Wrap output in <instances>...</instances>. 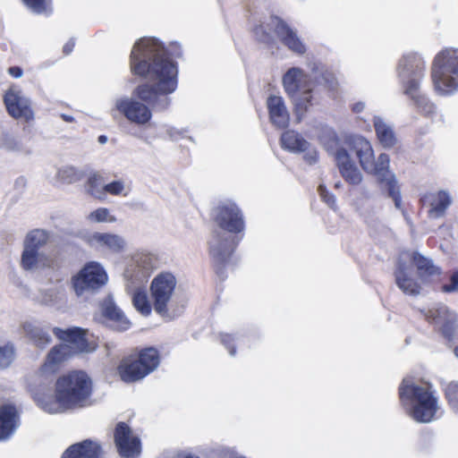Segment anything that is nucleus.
Segmentation results:
<instances>
[{
    "label": "nucleus",
    "mask_w": 458,
    "mask_h": 458,
    "mask_svg": "<svg viewBox=\"0 0 458 458\" xmlns=\"http://www.w3.org/2000/svg\"><path fill=\"white\" fill-rule=\"evenodd\" d=\"M129 64L132 75L153 83L138 85L132 93L135 98H119L115 108L131 123L145 125L152 118L151 108L159 111L168 108V95L178 84L177 64L161 41L146 37L134 43Z\"/></svg>",
    "instance_id": "f257e3e1"
},
{
    "label": "nucleus",
    "mask_w": 458,
    "mask_h": 458,
    "mask_svg": "<svg viewBox=\"0 0 458 458\" xmlns=\"http://www.w3.org/2000/svg\"><path fill=\"white\" fill-rule=\"evenodd\" d=\"M217 226L225 233L214 232L209 242V255L216 275L225 278V269L231 264L233 255L243 238L245 221L242 211L235 203L217 207L214 218Z\"/></svg>",
    "instance_id": "f03ea898"
},
{
    "label": "nucleus",
    "mask_w": 458,
    "mask_h": 458,
    "mask_svg": "<svg viewBox=\"0 0 458 458\" xmlns=\"http://www.w3.org/2000/svg\"><path fill=\"white\" fill-rule=\"evenodd\" d=\"M283 86L289 98L300 97L294 104V111L299 120H301L309 109L314 105V97L316 84H322L327 89H335L337 81L332 72H324L319 78L313 80L311 76L299 67L290 68L283 76Z\"/></svg>",
    "instance_id": "7ed1b4c3"
},
{
    "label": "nucleus",
    "mask_w": 458,
    "mask_h": 458,
    "mask_svg": "<svg viewBox=\"0 0 458 458\" xmlns=\"http://www.w3.org/2000/svg\"><path fill=\"white\" fill-rule=\"evenodd\" d=\"M346 144L349 150L354 153L359 160L361 168L369 174L377 175L381 181H386L388 195L394 201L397 208H401L402 198L399 186L394 175L386 178L389 174V156L382 153L375 160L374 151L370 142L362 136H351L347 139Z\"/></svg>",
    "instance_id": "20e7f679"
},
{
    "label": "nucleus",
    "mask_w": 458,
    "mask_h": 458,
    "mask_svg": "<svg viewBox=\"0 0 458 458\" xmlns=\"http://www.w3.org/2000/svg\"><path fill=\"white\" fill-rule=\"evenodd\" d=\"M401 405L409 409V415L418 422L431 421L437 411V398L429 383L417 385L410 379H403L398 387Z\"/></svg>",
    "instance_id": "39448f33"
},
{
    "label": "nucleus",
    "mask_w": 458,
    "mask_h": 458,
    "mask_svg": "<svg viewBox=\"0 0 458 458\" xmlns=\"http://www.w3.org/2000/svg\"><path fill=\"white\" fill-rule=\"evenodd\" d=\"M91 394L92 381L84 371H71L56 381V402L64 408L83 407Z\"/></svg>",
    "instance_id": "423d86ee"
},
{
    "label": "nucleus",
    "mask_w": 458,
    "mask_h": 458,
    "mask_svg": "<svg viewBox=\"0 0 458 458\" xmlns=\"http://www.w3.org/2000/svg\"><path fill=\"white\" fill-rule=\"evenodd\" d=\"M160 362L161 355L156 347L136 348L122 359L117 366V373L124 383H135L155 371Z\"/></svg>",
    "instance_id": "0eeeda50"
},
{
    "label": "nucleus",
    "mask_w": 458,
    "mask_h": 458,
    "mask_svg": "<svg viewBox=\"0 0 458 458\" xmlns=\"http://www.w3.org/2000/svg\"><path fill=\"white\" fill-rule=\"evenodd\" d=\"M431 80L437 91L450 94L458 89V48L446 47L435 56Z\"/></svg>",
    "instance_id": "6e6552de"
},
{
    "label": "nucleus",
    "mask_w": 458,
    "mask_h": 458,
    "mask_svg": "<svg viewBox=\"0 0 458 458\" xmlns=\"http://www.w3.org/2000/svg\"><path fill=\"white\" fill-rule=\"evenodd\" d=\"M177 280L171 272H161L151 281L149 286L153 309L161 317L169 315V304L172 301Z\"/></svg>",
    "instance_id": "1a4fd4ad"
},
{
    "label": "nucleus",
    "mask_w": 458,
    "mask_h": 458,
    "mask_svg": "<svg viewBox=\"0 0 458 458\" xmlns=\"http://www.w3.org/2000/svg\"><path fill=\"white\" fill-rule=\"evenodd\" d=\"M107 281L104 268L97 262H89L72 277V286L78 295L88 289H98Z\"/></svg>",
    "instance_id": "9d476101"
},
{
    "label": "nucleus",
    "mask_w": 458,
    "mask_h": 458,
    "mask_svg": "<svg viewBox=\"0 0 458 458\" xmlns=\"http://www.w3.org/2000/svg\"><path fill=\"white\" fill-rule=\"evenodd\" d=\"M425 62L418 54L409 53L403 55L397 64V74L403 80V86L406 89L411 82H417L420 88L425 73Z\"/></svg>",
    "instance_id": "9b49d317"
},
{
    "label": "nucleus",
    "mask_w": 458,
    "mask_h": 458,
    "mask_svg": "<svg viewBox=\"0 0 458 458\" xmlns=\"http://www.w3.org/2000/svg\"><path fill=\"white\" fill-rule=\"evenodd\" d=\"M114 441L119 454L124 458H133L141 452L139 437L132 434L131 428L125 422H118L114 430Z\"/></svg>",
    "instance_id": "f8f14e48"
},
{
    "label": "nucleus",
    "mask_w": 458,
    "mask_h": 458,
    "mask_svg": "<svg viewBox=\"0 0 458 458\" xmlns=\"http://www.w3.org/2000/svg\"><path fill=\"white\" fill-rule=\"evenodd\" d=\"M48 240L49 234L45 230L34 229L27 234L21 259L23 269L30 270L36 267L38 261V250L47 243Z\"/></svg>",
    "instance_id": "ddd939ff"
},
{
    "label": "nucleus",
    "mask_w": 458,
    "mask_h": 458,
    "mask_svg": "<svg viewBox=\"0 0 458 458\" xmlns=\"http://www.w3.org/2000/svg\"><path fill=\"white\" fill-rule=\"evenodd\" d=\"M267 26L274 30L281 42L293 52L302 55L306 52L305 45L298 38L296 32L276 15H271Z\"/></svg>",
    "instance_id": "4468645a"
},
{
    "label": "nucleus",
    "mask_w": 458,
    "mask_h": 458,
    "mask_svg": "<svg viewBox=\"0 0 458 458\" xmlns=\"http://www.w3.org/2000/svg\"><path fill=\"white\" fill-rule=\"evenodd\" d=\"M4 103L7 113L15 120L30 123L34 119L30 100L20 92L7 91L4 96Z\"/></svg>",
    "instance_id": "2eb2a0df"
},
{
    "label": "nucleus",
    "mask_w": 458,
    "mask_h": 458,
    "mask_svg": "<svg viewBox=\"0 0 458 458\" xmlns=\"http://www.w3.org/2000/svg\"><path fill=\"white\" fill-rule=\"evenodd\" d=\"M411 262L416 267L417 274L422 283L431 285H440L444 272L442 268L434 264L433 260L414 251Z\"/></svg>",
    "instance_id": "dca6fc26"
},
{
    "label": "nucleus",
    "mask_w": 458,
    "mask_h": 458,
    "mask_svg": "<svg viewBox=\"0 0 458 458\" xmlns=\"http://www.w3.org/2000/svg\"><path fill=\"white\" fill-rule=\"evenodd\" d=\"M53 334L61 341L67 343L72 354L88 352L89 342L87 339V330L81 327H72L62 329L54 327Z\"/></svg>",
    "instance_id": "f3484780"
},
{
    "label": "nucleus",
    "mask_w": 458,
    "mask_h": 458,
    "mask_svg": "<svg viewBox=\"0 0 458 458\" xmlns=\"http://www.w3.org/2000/svg\"><path fill=\"white\" fill-rule=\"evenodd\" d=\"M426 318L430 323L442 324L439 329L440 333L448 342H452L454 339L456 319L450 317L446 307L429 309L426 313Z\"/></svg>",
    "instance_id": "a211bd4d"
},
{
    "label": "nucleus",
    "mask_w": 458,
    "mask_h": 458,
    "mask_svg": "<svg viewBox=\"0 0 458 458\" xmlns=\"http://www.w3.org/2000/svg\"><path fill=\"white\" fill-rule=\"evenodd\" d=\"M335 161L340 174L346 182L352 185H358L361 182L362 175L345 148H339L336 149Z\"/></svg>",
    "instance_id": "6ab92c4d"
},
{
    "label": "nucleus",
    "mask_w": 458,
    "mask_h": 458,
    "mask_svg": "<svg viewBox=\"0 0 458 458\" xmlns=\"http://www.w3.org/2000/svg\"><path fill=\"white\" fill-rule=\"evenodd\" d=\"M270 122L279 129L288 127L290 115L284 105V101L280 96H269L267 100Z\"/></svg>",
    "instance_id": "aec40b11"
},
{
    "label": "nucleus",
    "mask_w": 458,
    "mask_h": 458,
    "mask_svg": "<svg viewBox=\"0 0 458 458\" xmlns=\"http://www.w3.org/2000/svg\"><path fill=\"white\" fill-rule=\"evenodd\" d=\"M101 445L90 439L70 445L62 454L61 458H100Z\"/></svg>",
    "instance_id": "412c9836"
},
{
    "label": "nucleus",
    "mask_w": 458,
    "mask_h": 458,
    "mask_svg": "<svg viewBox=\"0 0 458 458\" xmlns=\"http://www.w3.org/2000/svg\"><path fill=\"white\" fill-rule=\"evenodd\" d=\"M21 425V411L12 403L2 404V442L8 440Z\"/></svg>",
    "instance_id": "4be33fe9"
},
{
    "label": "nucleus",
    "mask_w": 458,
    "mask_h": 458,
    "mask_svg": "<svg viewBox=\"0 0 458 458\" xmlns=\"http://www.w3.org/2000/svg\"><path fill=\"white\" fill-rule=\"evenodd\" d=\"M72 352L67 344H59L52 347L41 366V370L47 373H55L67 359L72 356Z\"/></svg>",
    "instance_id": "5701e85b"
},
{
    "label": "nucleus",
    "mask_w": 458,
    "mask_h": 458,
    "mask_svg": "<svg viewBox=\"0 0 458 458\" xmlns=\"http://www.w3.org/2000/svg\"><path fill=\"white\" fill-rule=\"evenodd\" d=\"M394 275L396 285L405 294L418 295L420 293L421 286L420 283L409 275L405 264L400 263Z\"/></svg>",
    "instance_id": "b1692460"
},
{
    "label": "nucleus",
    "mask_w": 458,
    "mask_h": 458,
    "mask_svg": "<svg viewBox=\"0 0 458 458\" xmlns=\"http://www.w3.org/2000/svg\"><path fill=\"white\" fill-rule=\"evenodd\" d=\"M403 93L412 100L417 111L422 115L430 116L435 114V105L420 92L417 82H411Z\"/></svg>",
    "instance_id": "393cba45"
},
{
    "label": "nucleus",
    "mask_w": 458,
    "mask_h": 458,
    "mask_svg": "<svg viewBox=\"0 0 458 458\" xmlns=\"http://www.w3.org/2000/svg\"><path fill=\"white\" fill-rule=\"evenodd\" d=\"M102 315L111 323V326L118 331H125L131 327L130 320L113 302H109L103 307Z\"/></svg>",
    "instance_id": "a878e982"
},
{
    "label": "nucleus",
    "mask_w": 458,
    "mask_h": 458,
    "mask_svg": "<svg viewBox=\"0 0 458 458\" xmlns=\"http://www.w3.org/2000/svg\"><path fill=\"white\" fill-rule=\"evenodd\" d=\"M89 242L91 243H96L100 247L106 248L113 252H121L125 245V242L121 236L106 233H94L90 236Z\"/></svg>",
    "instance_id": "bb28decb"
},
{
    "label": "nucleus",
    "mask_w": 458,
    "mask_h": 458,
    "mask_svg": "<svg viewBox=\"0 0 458 458\" xmlns=\"http://www.w3.org/2000/svg\"><path fill=\"white\" fill-rule=\"evenodd\" d=\"M23 329L27 337L39 348H45L52 341L49 332L43 327L31 323H26L23 326Z\"/></svg>",
    "instance_id": "cd10ccee"
},
{
    "label": "nucleus",
    "mask_w": 458,
    "mask_h": 458,
    "mask_svg": "<svg viewBox=\"0 0 458 458\" xmlns=\"http://www.w3.org/2000/svg\"><path fill=\"white\" fill-rule=\"evenodd\" d=\"M283 148L293 152H303L307 149L308 141L294 131H285L281 136Z\"/></svg>",
    "instance_id": "c85d7f7f"
},
{
    "label": "nucleus",
    "mask_w": 458,
    "mask_h": 458,
    "mask_svg": "<svg viewBox=\"0 0 458 458\" xmlns=\"http://www.w3.org/2000/svg\"><path fill=\"white\" fill-rule=\"evenodd\" d=\"M374 128L378 141L385 148H392L396 142L394 131L381 120L374 122Z\"/></svg>",
    "instance_id": "c756f323"
},
{
    "label": "nucleus",
    "mask_w": 458,
    "mask_h": 458,
    "mask_svg": "<svg viewBox=\"0 0 458 458\" xmlns=\"http://www.w3.org/2000/svg\"><path fill=\"white\" fill-rule=\"evenodd\" d=\"M132 304L142 316L148 317L152 312L153 303L152 301H149L145 290L138 289L133 293Z\"/></svg>",
    "instance_id": "7c9ffc66"
},
{
    "label": "nucleus",
    "mask_w": 458,
    "mask_h": 458,
    "mask_svg": "<svg viewBox=\"0 0 458 458\" xmlns=\"http://www.w3.org/2000/svg\"><path fill=\"white\" fill-rule=\"evenodd\" d=\"M104 177L99 173H92L87 181V191L92 197L103 200L105 199Z\"/></svg>",
    "instance_id": "2f4dec72"
},
{
    "label": "nucleus",
    "mask_w": 458,
    "mask_h": 458,
    "mask_svg": "<svg viewBox=\"0 0 458 458\" xmlns=\"http://www.w3.org/2000/svg\"><path fill=\"white\" fill-rule=\"evenodd\" d=\"M451 204V199L444 191L437 192L436 199L431 202V208L428 210V216L431 217H440L445 213V210Z\"/></svg>",
    "instance_id": "473e14b6"
},
{
    "label": "nucleus",
    "mask_w": 458,
    "mask_h": 458,
    "mask_svg": "<svg viewBox=\"0 0 458 458\" xmlns=\"http://www.w3.org/2000/svg\"><path fill=\"white\" fill-rule=\"evenodd\" d=\"M32 12L38 14L51 13L52 0H21Z\"/></svg>",
    "instance_id": "72a5a7b5"
},
{
    "label": "nucleus",
    "mask_w": 458,
    "mask_h": 458,
    "mask_svg": "<svg viewBox=\"0 0 458 458\" xmlns=\"http://www.w3.org/2000/svg\"><path fill=\"white\" fill-rule=\"evenodd\" d=\"M445 397L450 407L458 413V383L450 382L444 389Z\"/></svg>",
    "instance_id": "f704fd0d"
},
{
    "label": "nucleus",
    "mask_w": 458,
    "mask_h": 458,
    "mask_svg": "<svg viewBox=\"0 0 458 458\" xmlns=\"http://www.w3.org/2000/svg\"><path fill=\"white\" fill-rule=\"evenodd\" d=\"M58 178L64 183H73L81 180V174L74 167H64L58 171Z\"/></svg>",
    "instance_id": "c9c22d12"
},
{
    "label": "nucleus",
    "mask_w": 458,
    "mask_h": 458,
    "mask_svg": "<svg viewBox=\"0 0 458 458\" xmlns=\"http://www.w3.org/2000/svg\"><path fill=\"white\" fill-rule=\"evenodd\" d=\"M252 33L259 42L265 43L267 45H271L274 43L273 36L269 31H267L264 24L256 25L252 29Z\"/></svg>",
    "instance_id": "e433bc0d"
},
{
    "label": "nucleus",
    "mask_w": 458,
    "mask_h": 458,
    "mask_svg": "<svg viewBox=\"0 0 458 458\" xmlns=\"http://www.w3.org/2000/svg\"><path fill=\"white\" fill-rule=\"evenodd\" d=\"M449 284L440 285V291L445 293L458 292V270L454 269L449 272Z\"/></svg>",
    "instance_id": "4c0bfd02"
},
{
    "label": "nucleus",
    "mask_w": 458,
    "mask_h": 458,
    "mask_svg": "<svg viewBox=\"0 0 458 458\" xmlns=\"http://www.w3.org/2000/svg\"><path fill=\"white\" fill-rule=\"evenodd\" d=\"M15 358V351L13 344H6L2 346V369L12 364Z\"/></svg>",
    "instance_id": "58836bf2"
},
{
    "label": "nucleus",
    "mask_w": 458,
    "mask_h": 458,
    "mask_svg": "<svg viewBox=\"0 0 458 458\" xmlns=\"http://www.w3.org/2000/svg\"><path fill=\"white\" fill-rule=\"evenodd\" d=\"M89 218L97 222H114L115 218L109 215V210L106 208H98L90 213Z\"/></svg>",
    "instance_id": "ea45409f"
},
{
    "label": "nucleus",
    "mask_w": 458,
    "mask_h": 458,
    "mask_svg": "<svg viewBox=\"0 0 458 458\" xmlns=\"http://www.w3.org/2000/svg\"><path fill=\"white\" fill-rule=\"evenodd\" d=\"M105 197L106 193L117 196L120 195L124 190V183L123 181H114L104 185Z\"/></svg>",
    "instance_id": "a19ab883"
},
{
    "label": "nucleus",
    "mask_w": 458,
    "mask_h": 458,
    "mask_svg": "<svg viewBox=\"0 0 458 458\" xmlns=\"http://www.w3.org/2000/svg\"><path fill=\"white\" fill-rule=\"evenodd\" d=\"M220 341L231 355H234L236 353L235 340L232 335L226 333L221 334Z\"/></svg>",
    "instance_id": "79ce46f5"
},
{
    "label": "nucleus",
    "mask_w": 458,
    "mask_h": 458,
    "mask_svg": "<svg viewBox=\"0 0 458 458\" xmlns=\"http://www.w3.org/2000/svg\"><path fill=\"white\" fill-rule=\"evenodd\" d=\"M318 192L321 197V199L330 207H334L335 204V196L330 193L325 186L319 185L318 186Z\"/></svg>",
    "instance_id": "37998d69"
},
{
    "label": "nucleus",
    "mask_w": 458,
    "mask_h": 458,
    "mask_svg": "<svg viewBox=\"0 0 458 458\" xmlns=\"http://www.w3.org/2000/svg\"><path fill=\"white\" fill-rule=\"evenodd\" d=\"M8 73L13 78L17 79V78L21 77V75L23 74V71L20 66H12L8 69Z\"/></svg>",
    "instance_id": "c03bdc74"
},
{
    "label": "nucleus",
    "mask_w": 458,
    "mask_h": 458,
    "mask_svg": "<svg viewBox=\"0 0 458 458\" xmlns=\"http://www.w3.org/2000/svg\"><path fill=\"white\" fill-rule=\"evenodd\" d=\"M75 47V42L73 39H70L65 43V45L63 47V52L64 55H69L73 51V48Z\"/></svg>",
    "instance_id": "a18cd8bd"
},
{
    "label": "nucleus",
    "mask_w": 458,
    "mask_h": 458,
    "mask_svg": "<svg viewBox=\"0 0 458 458\" xmlns=\"http://www.w3.org/2000/svg\"><path fill=\"white\" fill-rule=\"evenodd\" d=\"M304 158L306 159V161L309 163V164H314L317 162L318 160V154L316 151H314L313 154H306L304 156Z\"/></svg>",
    "instance_id": "49530a36"
},
{
    "label": "nucleus",
    "mask_w": 458,
    "mask_h": 458,
    "mask_svg": "<svg viewBox=\"0 0 458 458\" xmlns=\"http://www.w3.org/2000/svg\"><path fill=\"white\" fill-rule=\"evenodd\" d=\"M176 458H199V457L191 453L182 452V453L178 454Z\"/></svg>",
    "instance_id": "de8ad7c7"
},
{
    "label": "nucleus",
    "mask_w": 458,
    "mask_h": 458,
    "mask_svg": "<svg viewBox=\"0 0 458 458\" xmlns=\"http://www.w3.org/2000/svg\"><path fill=\"white\" fill-rule=\"evenodd\" d=\"M364 108L362 103H356L352 106V110L353 113H360Z\"/></svg>",
    "instance_id": "09e8293b"
},
{
    "label": "nucleus",
    "mask_w": 458,
    "mask_h": 458,
    "mask_svg": "<svg viewBox=\"0 0 458 458\" xmlns=\"http://www.w3.org/2000/svg\"><path fill=\"white\" fill-rule=\"evenodd\" d=\"M61 117H62V119H63L64 121H65V122H67V123H72V122H73V121H74V118H73L72 116H71V115H68V114H63L61 115Z\"/></svg>",
    "instance_id": "8fccbe9b"
},
{
    "label": "nucleus",
    "mask_w": 458,
    "mask_h": 458,
    "mask_svg": "<svg viewBox=\"0 0 458 458\" xmlns=\"http://www.w3.org/2000/svg\"><path fill=\"white\" fill-rule=\"evenodd\" d=\"M98 140L100 142L104 143L106 141V137L104 135H101V136H99Z\"/></svg>",
    "instance_id": "3c124183"
},
{
    "label": "nucleus",
    "mask_w": 458,
    "mask_h": 458,
    "mask_svg": "<svg viewBox=\"0 0 458 458\" xmlns=\"http://www.w3.org/2000/svg\"><path fill=\"white\" fill-rule=\"evenodd\" d=\"M454 352L455 356L458 357V345L454 347Z\"/></svg>",
    "instance_id": "603ef678"
}]
</instances>
